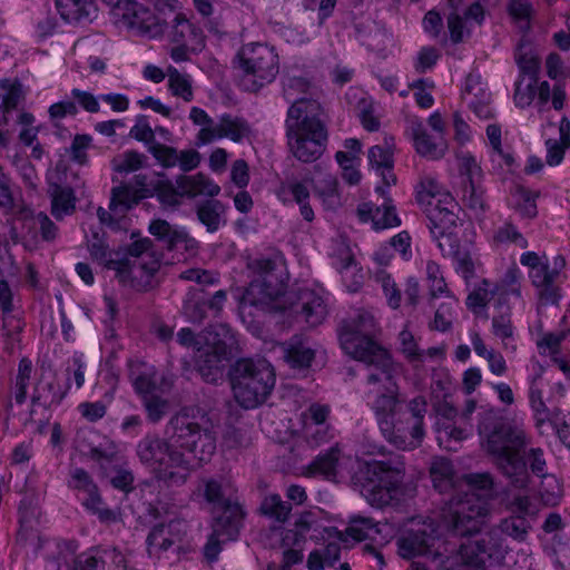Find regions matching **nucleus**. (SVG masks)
Masks as SVG:
<instances>
[{"label":"nucleus","instance_id":"obj_59","mask_svg":"<svg viewBox=\"0 0 570 570\" xmlns=\"http://www.w3.org/2000/svg\"><path fill=\"white\" fill-rule=\"evenodd\" d=\"M31 227L39 230L43 242H53L59 234L58 226L42 212H39L31 217Z\"/></svg>","mask_w":570,"mask_h":570},{"label":"nucleus","instance_id":"obj_44","mask_svg":"<svg viewBox=\"0 0 570 570\" xmlns=\"http://www.w3.org/2000/svg\"><path fill=\"white\" fill-rule=\"evenodd\" d=\"M286 362L295 368L308 367L315 356V351L301 340H294L287 346H282Z\"/></svg>","mask_w":570,"mask_h":570},{"label":"nucleus","instance_id":"obj_53","mask_svg":"<svg viewBox=\"0 0 570 570\" xmlns=\"http://www.w3.org/2000/svg\"><path fill=\"white\" fill-rule=\"evenodd\" d=\"M311 529V514H302L295 522L293 529H288L282 537V547H299Z\"/></svg>","mask_w":570,"mask_h":570},{"label":"nucleus","instance_id":"obj_41","mask_svg":"<svg viewBox=\"0 0 570 570\" xmlns=\"http://www.w3.org/2000/svg\"><path fill=\"white\" fill-rule=\"evenodd\" d=\"M483 13L482 6L476 2L468 9L464 19L458 14H451L448 19V26L452 40L455 42L461 41L465 29H468L471 23H481Z\"/></svg>","mask_w":570,"mask_h":570},{"label":"nucleus","instance_id":"obj_24","mask_svg":"<svg viewBox=\"0 0 570 570\" xmlns=\"http://www.w3.org/2000/svg\"><path fill=\"white\" fill-rule=\"evenodd\" d=\"M380 531L379 523L371 518L354 514L350 517L345 532L331 528L326 530V533H328L331 538L335 535L340 542L347 546L348 543H355L366 539L375 540Z\"/></svg>","mask_w":570,"mask_h":570},{"label":"nucleus","instance_id":"obj_18","mask_svg":"<svg viewBox=\"0 0 570 570\" xmlns=\"http://www.w3.org/2000/svg\"><path fill=\"white\" fill-rule=\"evenodd\" d=\"M228 518H216L213 523V532L204 547V556L209 561H215L222 551L225 542L237 538L240 521L243 519V510L240 505H228L226 508Z\"/></svg>","mask_w":570,"mask_h":570},{"label":"nucleus","instance_id":"obj_47","mask_svg":"<svg viewBox=\"0 0 570 570\" xmlns=\"http://www.w3.org/2000/svg\"><path fill=\"white\" fill-rule=\"evenodd\" d=\"M509 205L522 217L532 218L537 215L535 196L522 187L513 189Z\"/></svg>","mask_w":570,"mask_h":570},{"label":"nucleus","instance_id":"obj_49","mask_svg":"<svg viewBox=\"0 0 570 570\" xmlns=\"http://www.w3.org/2000/svg\"><path fill=\"white\" fill-rule=\"evenodd\" d=\"M222 119L225 138L234 142H242L250 137V126L243 118L224 114L222 115Z\"/></svg>","mask_w":570,"mask_h":570},{"label":"nucleus","instance_id":"obj_45","mask_svg":"<svg viewBox=\"0 0 570 570\" xmlns=\"http://www.w3.org/2000/svg\"><path fill=\"white\" fill-rule=\"evenodd\" d=\"M148 230L163 244V247H166L167 249H170L178 242L186 238L183 230L174 228L168 222L163 219L153 220L149 224Z\"/></svg>","mask_w":570,"mask_h":570},{"label":"nucleus","instance_id":"obj_25","mask_svg":"<svg viewBox=\"0 0 570 570\" xmlns=\"http://www.w3.org/2000/svg\"><path fill=\"white\" fill-rule=\"evenodd\" d=\"M407 135L417 154L430 159H440L445 155L448 144L444 138L432 136L422 122H411Z\"/></svg>","mask_w":570,"mask_h":570},{"label":"nucleus","instance_id":"obj_61","mask_svg":"<svg viewBox=\"0 0 570 570\" xmlns=\"http://www.w3.org/2000/svg\"><path fill=\"white\" fill-rule=\"evenodd\" d=\"M466 436L465 430L455 428L451 423H441L440 420L436 423V439L444 449L452 450L453 448L449 444L451 440L461 441Z\"/></svg>","mask_w":570,"mask_h":570},{"label":"nucleus","instance_id":"obj_43","mask_svg":"<svg viewBox=\"0 0 570 570\" xmlns=\"http://www.w3.org/2000/svg\"><path fill=\"white\" fill-rule=\"evenodd\" d=\"M61 18L67 22H78L89 18L94 9L92 0H56Z\"/></svg>","mask_w":570,"mask_h":570},{"label":"nucleus","instance_id":"obj_35","mask_svg":"<svg viewBox=\"0 0 570 570\" xmlns=\"http://www.w3.org/2000/svg\"><path fill=\"white\" fill-rule=\"evenodd\" d=\"M175 24L169 35L173 42H186L191 52L200 51L205 46V40L200 31L183 16H175Z\"/></svg>","mask_w":570,"mask_h":570},{"label":"nucleus","instance_id":"obj_22","mask_svg":"<svg viewBox=\"0 0 570 570\" xmlns=\"http://www.w3.org/2000/svg\"><path fill=\"white\" fill-rule=\"evenodd\" d=\"M187 533V523L181 520H171L168 524L155 527L148 534L149 553L167 551L170 548L180 550Z\"/></svg>","mask_w":570,"mask_h":570},{"label":"nucleus","instance_id":"obj_57","mask_svg":"<svg viewBox=\"0 0 570 570\" xmlns=\"http://www.w3.org/2000/svg\"><path fill=\"white\" fill-rule=\"evenodd\" d=\"M492 333L494 336L501 340L503 348L515 351V337L514 327L511 321L507 316L493 317L492 320Z\"/></svg>","mask_w":570,"mask_h":570},{"label":"nucleus","instance_id":"obj_28","mask_svg":"<svg viewBox=\"0 0 570 570\" xmlns=\"http://www.w3.org/2000/svg\"><path fill=\"white\" fill-rule=\"evenodd\" d=\"M302 315L307 324L316 326L327 315L326 293L323 288H304L299 293Z\"/></svg>","mask_w":570,"mask_h":570},{"label":"nucleus","instance_id":"obj_62","mask_svg":"<svg viewBox=\"0 0 570 570\" xmlns=\"http://www.w3.org/2000/svg\"><path fill=\"white\" fill-rule=\"evenodd\" d=\"M517 63L523 73L522 77H533L540 68L539 58L532 52V50H527L523 46H521L515 53Z\"/></svg>","mask_w":570,"mask_h":570},{"label":"nucleus","instance_id":"obj_39","mask_svg":"<svg viewBox=\"0 0 570 570\" xmlns=\"http://www.w3.org/2000/svg\"><path fill=\"white\" fill-rule=\"evenodd\" d=\"M226 206L219 200H207L197 207V216L209 233L218 230L226 224Z\"/></svg>","mask_w":570,"mask_h":570},{"label":"nucleus","instance_id":"obj_60","mask_svg":"<svg viewBox=\"0 0 570 570\" xmlns=\"http://www.w3.org/2000/svg\"><path fill=\"white\" fill-rule=\"evenodd\" d=\"M562 494L561 481L553 474L543 475L541 497L544 504H558Z\"/></svg>","mask_w":570,"mask_h":570},{"label":"nucleus","instance_id":"obj_38","mask_svg":"<svg viewBox=\"0 0 570 570\" xmlns=\"http://www.w3.org/2000/svg\"><path fill=\"white\" fill-rule=\"evenodd\" d=\"M197 494L203 495V498L215 509L222 510V514L218 518H228V513H226V508L228 505H239L238 503H233L225 499V489L223 483L215 479L204 480L197 490Z\"/></svg>","mask_w":570,"mask_h":570},{"label":"nucleus","instance_id":"obj_27","mask_svg":"<svg viewBox=\"0 0 570 570\" xmlns=\"http://www.w3.org/2000/svg\"><path fill=\"white\" fill-rule=\"evenodd\" d=\"M393 139L389 138L385 139L384 145H375L367 153L370 166L381 177L385 187L396 183V176L393 173Z\"/></svg>","mask_w":570,"mask_h":570},{"label":"nucleus","instance_id":"obj_21","mask_svg":"<svg viewBox=\"0 0 570 570\" xmlns=\"http://www.w3.org/2000/svg\"><path fill=\"white\" fill-rule=\"evenodd\" d=\"M330 255L332 264L341 274L346 288L350 292H356L363 283V275L354 261L348 244L344 240L334 242Z\"/></svg>","mask_w":570,"mask_h":570},{"label":"nucleus","instance_id":"obj_54","mask_svg":"<svg viewBox=\"0 0 570 570\" xmlns=\"http://www.w3.org/2000/svg\"><path fill=\"white\" fill-rule=\"evenodd\" d=\"M458 169L464 178L465 184L480 181L481 167L476 158L469 151L460 150L455 154Z\"/></svg>","mask_w":570,"mask_h":570},{"label":"nucleus","instance_id":"obj_8","mask_svg":"<svg viewBox=\"0 0 570 570\" xmlns=\"http://www.w3.org/2000/svg\"><path fill=\"white\" fill-rule=\"evenodd\" d=\"M248 268L253 278L240 301L242 314L248 306L268 311L285 309L284 302L288 298L284 292L282 259H256L248 264Z\"/></svg>","mask_w":570,"mask_h":570},{"label":"nucleus","instance_id":"obj_6","mask_svg":"<svg viewBox=\"0 0 570 570\" xmlns=\"http://www.w3.org/2000/svg\"><path fill=\"white\" fill-rule=\"evenodd\" d=\"M320 105L299 99L288 109L286 128L288 146L301 161L311 163L321 157L325 148L326 130L318 119Z\"/></svg>","mask_w":570,"mask_h":570},{"label":"nucleus","instance_id":"obj_42","mask_svg":"<svg viewBox=\"0 0 570 570\" xmlns=\"http://www.w3.org/2000/svg\"><path fill=\"white\" fill-rule=\"evenodd\" d=\"M569 332V328L562 327L556 332H538L533 334L539 353L552 360L558 357L561 342L568 336Z\"/></svg>","mask_w":570,"mask_h":570},{"label":"nucleus","instance_id":"obj_1","mask_svg":"<svg viewBox=\"0 0 570 570\" xmlns=\"http://www.w3.org/2000/svg\"><path fill=\"white\" fill-rule=\"evenodd\" d=\"M375 332L374 315L363 311L342 326L340 343L347 355L374 366V372L368 375V402L385 440L400 450H412L424 436L426 401L416 396L409 402L406 412H397L399 387L393 380L396 366L389 353L374 343Z\"/></svg>","mask_w":570,"mask_h":570},{"label":"nucleus","instance_id":"obj_15","mask_svg":"<svg viewBox=\"0 0 570 570\" xmlns=\"http://www.w3.org/2000/svg\"><path fill=\"white\" fill-rule=\"evenodd\" d=\"M480 435L482 438V446L497 458L508 475L525 474V461L523 458L525 435L522 430L501 426L488 435L485 428L480 426Z\"/></svg>","mask_w":570,"mask_h":570},{"label":"nucleus","instance_id":"obj_36","mask_svg":"<svg viewBox=\"0 0 570 570\" xmlns=\"http://www.w3.org/2000/svg\"><path fill=\"white\" fill-rule=\"evenodd\" d=\"M22 100L21 85L9 79L0 80V126L9 124V116Z\"/></svg>","mask_w":570,"mask_h":570},{"label":"nucleus","instance_id":"obj_30","mask_svg":"<svg viewBox=\"0 0 570 570\" xmlns=\"http://www.w3.org/2000/svg\"><path fill=\"white\" fill-rule=\"evenodd\" d=\"M528 382L529 402L535 419V425L541 433H547L550 428H553L551 423V412L543 400L544 382L538 381L535 377H528Z\"/></svg>","mask_w":570,"mask_h":570},{"label":"nucleus","instance_id":"obj_58","mask_svg":"<svg viewBox=\"0 0 570 570\" xmlns=\"http://www.w3.org/2000/svg\"><path fill=\"white\" fill-rule=\"evenodd\" d=\"M537 78L521 77L515 83L514 102L520 108L529 107L535 98Z\"/></svg>","mask_w":570,"mask_h":570},{"label":"nucleus","instance_id":"obj_64","mask_svg":"<svg viewBox=\"0 0 570 570\" xmlns=\"http://www.w3.org/2000/svg\"><path fill=\"white\" fill-rule=\"evenodd\" d=\"M400 344L401 351L407 360H410L411 362L424 361V351L417 347V343L414 338V335L410 331L403 330L400 333Z\"/></svg>","mask_w":570,"mask_h":570},{"label":"nucleus","instance_id":"obj_37","mask_svg":"<svg viewBox=\"0 0 570 570\" xmlns=\"http://www.w3.org/2000/svg\"><path fill=\"white\" fill-rule=\"evenodd\" d=\"M174 0H156L155 10L158 14L145 17V36L149 38H159L166 28L167 17L174 13Z\"/></svg>","mask_w":570,"mask_h":570},{"label":"nucleus","instance_id":"obj_5","mask_svg":"<svg viewBox=\"0 0 570 570\" xmlns=\"http://www.w3.org/2000/svg\"><path fill=\"white\" fill-rule=\"evenodd\" d=\"M141 167L142 157L137 151H125L114 159V169L120 178H112L118 185L111 188L108 209H97L99 223L112 232H128L131 227L127 212L142 200V174H136Z\"/></svg>","mask_w":570,"mask_h":570},{"label":"nucleus","instance_id":"obj_40","mask_svg":"<svg viewBox=\"0 0 570 570\" xmlns=\"http://www.w3.org/2000/svg\"><path fill=\"white\" fill-rule=\"evenodd\" d=\"M108 561L119 564L122 562V557L116 550L82 553L76 559L75 570H106Z\"/></svg>","mask_w":570,"mask_h":570},{"label":"nucleus","instance_id":"obj_29","mask_svg":"<svg viewBox=\"0 0 570 570\" xmlns=\"http://www.w3.org/2000/svg\"><path fill=\"white\" fill-rule=\"evenodd\" d=\"M357 215L364 223L371 220L374 229L394 228L401 225L395 208L390 204H383L381 207H374L371 203H364L358 206Z\"/></svg>","mask_w":570,"mask_h":570},{"label":"nucleus","instance_id":"obj_34","mask_svg":"<svg viewBox=\"0 0 570 570\" xmlns=\"http://www.w3.org/2000/svg\"><path fill=\"white\" fill-rule=\"evenodd\" d=\"M330 407L327 405L313 404L307 414L304 416V436L312 445H320L324 438L317 439L315 434H317L321 430H324V433H328V426L325 424V421L328 416Z\"/></svg>","mask_w":570,"mask_h":570},{"label":"nucleus","instance_id":"obj_20","mask_svg":"<svg viewBox=\"0 0 570 570\" xmlns=\"http://www.w3.org/2000/svg\"><path fill=\"white\" fill-rule=\"evenodd\" d=\"M416 200L426 212L429 219L433 210L453 213L459 208L452 195L431 177L423 178L416 187Z\"/></svg>","mask_w":570,"mask_h":570},{"label":"nucleus","instance_id":"obj_14","mask_svg":"<svg viewBox=\"0 0 570 570\" xmlns=\"http://www.w3.org/2000/svg\"><path fill=\"white\" fill-rule=\"evenodd\" d=\"M237 67L242 71V81L247 90L272 82L279 70V59L276 50L265 43L252 42L244 45L237 56Z\"/></svg>","mask_w":570,"mask_h":570},{"label":"nucleus","instance_id":"obj_11","mask_svg":"<svg viewBox=\"0 0 570 570\" xmlns=\"http://www.w3.org/2000/svg\"><path fill=\"white\" fill-rule=\"evenodd\" d=\"M132 243L111 249L109 245L98 236L88 245L90 256L105 268L114 271L119 284L134 288L139 285L137 273L142 272L139 258L142 255V238L139 229L130 234Z\"/></svg>","mask_w":570,"mask_h":570},{"label":"nucleus","instance_id":"obj_10","mask_svg":"<svg viewBox=\"0 0 570 570\" xmlns=\"http://www.w3.org/2000/svg\"><path fill=\"white\" fill-rule=\"evenodd\" d=\"M219 193L220 186L203 173L179 175L175 181L157 173L145 180V198L156 197L163 206L168 207L180 205L184 198L215 197Z\"/></svg>","mask_w":570,"mask_h":570},{"label":"nucleus","instance_id":"obj_52","mask_svg":"<svg viewBox=\"0 0 570 570\" xmlns=\"http://www.w3.org/2000/svg\"><path fill=\"white\" fill-rule=\"evenodd\" d=\"M315 191L322 199L325 208L334 209L340 205V195L337 191V181L331 175H325L322 179L317 180Z\"/></svg>","mask_w":570,"mask_h":570},{"label":"nucleus","instance_id":"obj_56","mask_svg":"<svg viewBox=\"0 0 570 570\" xmlns=\"http://www.w3.org/2000/svg\"><path fill=\"white\" fill-rule=\"evenodd\" d=\"M448 301L442 303L435 312L432 327L436 331H448L455 317V306L458 299L453 295L446 296Z\"/></svg>","mask_w":570,"mask_h":570},{"label":"nucleus","instance_id":"obj_26","mask_svg":"<svg viewBox=\"0 0 570 570\" xmlns=\"http://www.w3.org/2000/svg\"><path fill=\"white\" fill-rule=\"evenodd\" d=\"M311 186L309 179H295L283 183L277 190V197L283 204L296 203L299 206L301 215L306 222L314 219V212L308 204Z\"/></svg>","mask_w":570,"mask_h":570},{"label":"nucleus","instance_id":"obj_33","mask_svg":"<svg viewBox=\"0 0 570 570\" xmlns=\"http://www.w3.org/2000/svg\"><path fill=\"white\" fill-rule=\"evenodd\" d=\"M487 138L491 147V160L502 170L512 171L514 169V157L509 149H505L501 142L502 128L498 124L487 126Z\"/></svg>","mask_w":570,"mask_h":570},{"label":"nucleus","instance_id":"obj_32","mask_svg":"<svg viewBox=\"0 0 570 570\" xmlns=\"http://www.w3.org/2000/svg\"><path fill=\"white\" fill-rule=\"evenodd\" d=\"M67 484L69 489L85 495L81 501L83 507L88 505V503H102V498L98 491L97 484L85 469H72Z\"/></svg>","mask_w":570,"mask_h":570},{"label":"nucleus","instance_id":"obj_2","mask_svg":"<svg viewBox=\"0 0 570 570\" xmlns=\"http://www.w3.org/2000/svg\"><path fill=\"white\" fill-rule=\"evenodd\" d=\"M434 488L441 493H451L443 512V523L458 535L478 532L490 514L489 500L493 481L489 474H471L458 479L451 462L444 458L434 459L430 466Z\"/></svg>","mask_w":570,"mask_h":570},{"label":"nucleus","instance_id":"obj_50","mask_svg":"<svg viewBox=\"0 0 570 570\" xmlns=\"http://www.w3.org/2000/svg\"><path fill=\"white\" fill-rule=\"evenodd\" d=\"M115 8L128 28L135 29L138 33L142 32L140 4L136 0H116Z\"/></svg>","mask_w":570,"mask_h":570},{"label":"nucleus","instance_id":"obj_51","mask_svg":"<svg viewBox=\"0 0 570 570\" xmlns=\"http://www.w3.org/2000/svg\"><path fill=\"white\" fill-rule=\"evenodd\" d=\"M564 259L557 257L554 261L553 271H549L546 262L541 263L533 271H529V276L535 287L541 289H549L553 284L559 269L564 267Z\"/></svg>","mask_w":570,"mask_h":570},{"label":"nucleus","instance_id":"obj_12","mask_svg":"<svg viewBox=\"0 0 570 570\" xmlns=\"http://www.w3.org/2000/svg\"><path fill=\"white\" fill-rule=\"evenodd\" d=\"M507 548L495 531L488 532L480 538L469 539L460 549L445 554L440 562L439 570H488L497 566L504 558Z\"/></svg>","mask_w":570,"mask_h":570},{"label":"nucleus","instance_id":"obj_4","mask_svg":"<svg viewBox=\"0 0 570 570\" xmlns=\"http://www.w3.org/2000/svg\"><path fill=\"white\" fill-rule=\"evenodd\" d=\"M307 478L327 480L351 478L358 485L361 495L373 507L382 508L400 500L404 489L403 471L381 461L360 462L333 448L320 454L302 469Z\"/></svg>","mask_w":570,"mask_h":570},{"label":"nucleus","instance_id":"obj_19","mask_svg":"<svg viewBox=\"0 0 570 570\" xmlns=\"http://www.w3.org/2000/svg\"><path fill=\"white\" fill-rule=\"evenodd\" d=\"M462 102L481 120L494 117L492 95L479 73H470L461 88Z\"/></svg>","mask_w":570,"mask_h":570},{"label":"nucleus","instance_id":"obj_46","mask_svg":"<svg viewBox=\"0 0 570 570\" xmlns=\"http://www.w3.org/2000/svg\"><path fill=\"white\" fill-rule=\"evenodd\" d=\"M168 86L171 94L184 101H191L194 98L193 81L189 75L179 72L176 68H167Z\"/></svg>","mask_w":570,"mask_h":570},{"label":"nucleus","instance_id":"obj_48","mask_svg":"<svg viewBox=\"0 0 570 570\" xmlns=\"http://www.w3.org/2000/svg\"><path fill=\"white\" fill-rule=\"evenodd\" d=\"M261 511L269 519L284 523L291 514L292 507L283 501L279 494L271 493L263 499Z\"/></svg>","mask_w":570,"mask_h":570},{"label":"nucleus","instance_id":"obj_7","mask_svg":"<svg viewBox=\"0 0 570 570\" xmlns=\"http://www.w3.org/2000/svg\"><path fill=\"white\" fill-rule=\"evenodd\" d=\"M177 341L183 346L195 348L197 368L205 381L216 382L223 377L229 350L234 344L229 327L214 325L198 336L189 328H181L177 333Z\"/></svg>","mask_w":570,"mask_h":570},{"label":"nucleus","instance_id":"obj_31","mask_svg":"<svg viewBox=\"0 0 570 570\" xmlns=\"http://www.w3.org/2000/svg\"><path fill=\"white\" fill-rule=\"evenodd\" d=\"M48 194L51 199V214L56 219L62 220L75 213L77 198L71 187L49 184Z\"/></svg>","mask_w":570,"mask_h":570},{"label":"nucleus","instance_id":"obj_13","mask_svg":"<svg viewBox=\"0 0 570 570\" xmlns=\"http://www.w3.org/2000/svg\"><path fill=\"white\" fill-rule=\"evenodd\" d=\"M396 544L400 557L404 559L429 556L436 560L452 549L451 542L442 538L440 527L423 518H413L405 522Z\"/></svg>","mask_w":570,"mask_h":570},{"label":"nucleus","instance_id":"obj_17","mask_svg":"<svg viewBox=\"0 0 570 570\" xmlns=\"http://www.w3.org/2000/svg\"><path fill=\"white\" fill-rule=\"evenodd\" d=\"M455 212L431 213L430 229L443 256L458 257L460 254V226Z\"/></svg>","mask_w":570,"mask_h":570},{"label":"nucleus","instance_id":"obj_9","mask_svg":"<svg viewBox=\"0 0 570 570\" xmlns=\"http://www.w3.org/2000/svg\"><path fill=\"white\" fill-rule=\"evenodd\" d=\"M230 382L236 401L245 409H254L271 394L276 376L265 358H243L234 365Z\"/></svg>","mask_w":570,"mask_h":570},{"label":"nucleus","instance_id":"obj_16","mask_svg":"<svg viewBox=\"0 0 570 570\" xmlns=\"http://www.w3.org/2000/svg\"><path fill=\"white\" fill-rule=\"evenodd\" d=\"M521 278L520 269L512 265L502 279L501 284H492L483 281L469 296L466 305L469 308L476 311L488 304L498 307L509 306L512 299L520 297Z\"/></svg>","mask_w":570,"mask_h":570},{"label":"nucleus","instance_id":"obj_23","mask_svg":"<svg viewBox=\"0 0 570 570\" xmlns=\"http://www.w3.org/2000/svg\"><path fill=\"white\" fill-rule=\"evenodd\" d=\"M538 509L527 497H518L512 502L514 515L503 520L500 524L501 532L518 541H523L530 529L528 518L535 515Z\"/></svg>","mask_w":570,"mask_h":570},{"label":"nucleus","instance_id":"obj_63","mask_svg":"<svg viewBox=\"0 0 570 570\" xmlns=\"http://www.w3.org/2000/svg\"><path fill=\"white\" fill-rule=\"evenodd\" d=\"M414 90V99L419 107L423 109L431 108L434 104L432 91L434 88L433 81L429 79H420L412 83Z\"/></svg>","mask_w":570,"mask_h":570},{"label":"nucleus","instance_id":"obj_3","mask_svg":"<svg viewBox=\"0 0 570 570\" xmlns=\"http://www.w3.org/2000/svg\"><path fill=\"white\" fill-rule=\"evenodd\" d=\"M205 415L199 410H184L171 421L168 443H151L145 451V463L158 479L183 481L191 465L190 458L206 462L214 454L216 444L210 432L203 428Z\"/></svg>","mask_w":570,"mask_h":570},{"label":"nucleus","instance_id":"obj_55","mask_svg":"<svg viewBox=\"0 0 570 570\" xmlns=\"http://www.w3.org/2000/svg\"><path fill=\"white\" fill-rule=\"evenodd\" d=\"M426 282L433 297L452 295L448 289L440 265L429 261L425 266Z\"/></svg>","mask_w":570,"mask_h":570}]
</instances>
